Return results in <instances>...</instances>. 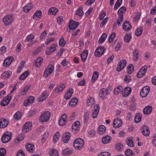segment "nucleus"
I'll return each instance as SVG.
<instances>
[{"label":"nucleus","mask_w":156,"mask_h":156,"mask_svg":"<svg viewBox=\"0 0 156 156\" xmlns=\"http://www.w3.org/2000/svg\"><path fill=\"white\" fill-rule=\"evenodd\" d=\"M84 144L83 140L80 138L76 139L74 142L73 146L76 150H79L83 147Z\"/></svg>","instance_id":"f257e3e1"},{"label":"nucleus","mask_w":156,"mask_h":156,"mask_svg":"<svg viewBox=\"0 0 156 156\" xmlns=\"http://www.w3.org/2000/svg\"><path fill=\"white\" fill-rule=\"evenodd\" d=\"M51 113L48 111L44 112L42 114L40 118V120L42 122L48 121L50 118Z\"/></svg>","instance_id":"f03ea898"},{"label":"nucleus","mask_w":156,"mask_h":156,"mask_svg":"<svg viewBox=\"0 0 156 156\" xmlns=\"http://www.w3.org/2000/svg\"><path fill=\"white\" fill-rule=\"evenodd\" d=\"M105 51V49L104 47H99L96 49L94 55L97 57H99L104 54Z\"/></svg>","instance_id":"7ed1b4c3"},{"label":"nucleus","mask_w":156,"mask_h":156,"mask_svg":"<svg viewBox=\"0 0 156 156\" xmlns=\"http://www.w3.org/2000/svg\"><path fill=\"white\" fill-rule=\"evenodd\" d=\"M49 95V91L47 90H44L39 96L37 100L40 102L42 101L45 100L48 98Z\"/></svg>","instance_id":"20e7f679"},{"label":"nucleus","mask_w":156,"mask_h":156,"mask_svg":"<svg viewBox=\"0 0 156 156\" xmlns=\"http://www.w3.org/2000/svg\"><path fill=\"white\" fill-rule=\"evenodd\" d=\"M57 46V44H55L52 45L50 47L47 48L46 49L45 53L47 55H49L55 50L56 47Z\"/></svg>","instance_id":"39448f33"},{"label":"nucleus","mask_w":156,"mask_h":156,"mask_svg":"<svg viewBox=\"0 0 156 156\" xmlns=\"http://www.w3.org/2000/svg\"><path fill=\"white\" fill-rule=\"evenodd\" d=\"M150 88L148 86H145L143 87L141 90L140 95L142 98L146 97L148 94Z\"/></svg>","instance_id":"423d86ee"},{"label":"nucleus","mask_w":156,"mask_h":156,"mask_svg":"<svg viewBox=\"0 0 156 156\" xmlns=\"http://www.w3.org/2000/svg\"><path fill=\"white\" fill-rule=\"evenodd\" d=\"M126 65V61L125 60H122L120 61L118 64V66L116 68L117 71L120 72L123 69Z\"/></svg>","instance_id":"0eeeda50"},{"label":"nucleus","mask_w":156,"mask_h":156,"mask_svg":"<svg viewBox=\"0 0 156 156\" xmlns=\"http://www.w3.org/2000/svg\"><path fill=\"white\" fill-rule=\"evenodd\" d=\"M78 22L74 21L73 20H71L69 22V28L70 30H73L76 29L79 25Z\"/></svg>","instance_id":"6e6552de"},{"label":"nucleus","mask_w":156,"mask_h":156,"mask_svg":"<svg viewBox=\"0 0 156 156\" xmlns=\"http://www.w3.org/2000/svg\"><path fill=\"white\" fill-rule=\"evenodd\" d=\"M7 132L3 134L1 137V140L3 143H6L10 140V135Z\"/></svg>","instance_id":"1a4fd4ad"},{"label":"nucleus","mask_w":156,"mask_h":156,"mask_svg":"<svg viewBox=\"0 0 156 156\" xmlns=\"http://www.w3.org/2000/svg\"><path fill=\"white\" fill-rule=\"evenodd\" d=\"M122 124V120L120 119L116 118L115 119L113 122V126L115 128H118Z\"/></svg>","instance_id":"9d476101"},{"label":"nucleus","mask_w":156,"mask_h":156,"mask_svg":"<svg viewBox=\"0 0 156 156\" xmlns=\"http://www.w3.org/2000/svg\"><path fill=\"white\" fill-rule=\"evenodd\" d=\"M66 117L67 115L66 113H64L62 115L58 121L59 124L60 125L64 126L66 125L67 121Z\"/></svg>","instance_id":"9b49d317"},{"label":"nucleus","mask_w":156,"mask_h":156,"mask_svg":"<svg viewBox=\"0 0 156 156\" xmlns=\"http://www.w3.org/2000/svg\"><path fill=\"white\" fill-rule=\"evenodd\" d=\"M32 124L30 122H26L23 126L22 131L24 132H27L30 129Z\"/></svg>","instance_id":"f8f14e48"},{"label":"nucleus","mask_w":156,"mask_h":156,"mask_svg":"<svg viewBox=\"0 0 156 156\" xmlns=\"http://www.w3.org/2000/svg\"><path fill=\"white\" fill-rule=\"evenodd\" d=\"M73 93V89L71 88H69V90L67 91L64 96V98L66 100L69 99Z\"/></svg>","instance_id":"ddd939ff"},{"label":"nucleus","mask_w":156,"mask_h":156,"mask_svg":"<svg viewBox=\"0 0 156 156\" xmlns=\"http://www.w3.org/2000/svg\"><path fill=\"white\" fill-rule=\"evenodd\" d=\"M141 130L144 136H147L149 135L150 130L147 125L143 126V127L141 128Z\"/></svg>","instance_id":"4468645a"},{"label":"nucleus","mask_w":156,"mask_h":156,"mask_svg":"<svg viewBox=\"0 0 156 156\" xmlns=\"http://www.w3.org/2000/svg\"><path fill=\"white\" fill-rule=\"evenodd\" d=\"M71 136V133L69 132H67L65 134L63 135L62 138V142L65 143H68L69 140Z\"/></svg>","instance_id":"2eb2a0df"},{"label":"nucleus","mask_w":156,"mask_h":156,"mask_svg":"<svg viewBox=\"0 0 156 156\" xmlns=\"http://www.w3.org/2000/svg\"><path fill=\"white\" fill-rule=\"evenodd\" d=\"M132 89L129 87H125L122 91V93L123 96L124 97H126L129 95L131 92Z\"/></svg>","instance_id":"dca6fc26"},{"label":"nucleus","mask_w":156,"mask_h":156,"mask_svg":"<svg viewBox=\"0 0 156 156\" xmlns=\"http://www.w3.org/2000/svg\"><path fill=\"white\" fill-rule=\"evenodd\" d=\"M43 60V59L42 57H38L36 60L33 64L36 67H39L41 65Z\"/></svg>","instance_id":"f3484780"},{"label":"nucleus","mask_w":156,"mask_h":156,"mask_svg":"<svg viewBox=\"0 0 156 156\" xmlns=\"http://www.w3.org/2000/svg\"><path fill=\"white\" fill-rule=\"evenodd\" d=\"M108 89H105V88H102L101 89L99 92V95H100V97L102 98V99H104L103 97H105L108 94Z\"/></svg>","instance_id":"a211bd4d"},{"label":"nucleus","mask_w":156,"mask_h":156,"mask_svg":"<svg viewBox=\"0 0 156 156\" xmlns=\"http://www.w3.org/2000/svg\"><path fill=\"white\" fill-rule=\"evenodd\" d=\"M122 27L123 30L126 31L129 30L131 28L129 22L127 21H126L123 23Z\"/></svg>","instance_id":"6ab92c4d"},{"label":"nucleus","mask_w":156,"mask_h":156,"mask_svg":"<svg viewBox=\"0 0 156 156\" xmlns=\"http://www.w3.org/2000/svg\"><path fill=\"white\" fill-rule=\"evenodd\" d=\"M25 147L28 151L30 153L33 152L35 150V147L32 144L27 143L25 146Z\"/></svg>","instance_id":"aec40b11"},{"label":"nucleus","mask_w":156,"mask_h":156,"mask_svg":"<svg viewBox=\"0 0 156 156\" xmlns=\"http://www.w3.org/2000/svg\"><path fill=\"white\" fill-rule=\"evenodd\" d=\"M10 102V98L9 96L5 97L1 102V105L2 106H5L9 104Z\"/></svg>","instance_id":"412c9836"},{"label":"nucleus","mask_w":156,"mask_h":156,"mask_svg":"<svg viewBox=\"0 0 156 156\" xmlns=\"http://www.w3.org/2000/svg\"><path fill=\"white\" fill-rule=\"evenodd\" d=\"M80 122L78 121H76L73 124L72 129H74L75 131H77L80 130Z\"/></svg>","instance_id":"4be33fe9"},{"label":"nucleus","mask_w":156,"mask_h":156,"mask_svg":"<svg viewBox=\"0 0 156 156\" xmlns=\"http://www.w3.org/2000/svg\"><path fill=\"white\" fill-rule=\"evenodd\" d=\"M41 14L42 12L41 10H37L35 12L33 17V19L35 20H37L36 19V17L40 19L41 17Z\"/></svg>","instance_id":"5701e85b"},{"label":"nucleus","mask_w":156,"mask_h":156,"mask_svg":"<svg viewBox=\"0 0 156 156\" xmlns=\"http://www.w3.org/2000/svg\"><path fill=\"white\" fill-rule=\"evenodd\" d=\"M8 124V122L6 121L4 119H0V128H4L6 127Z\"/></svg>","instance_id":"b1692460"},{"label":"nucleus","mask_w":156,"mask_h":156,"mask_svg":"<svg viewBox=\"0 0 156 156\" xmlns=\"http://www.w3.org/2000/svg\"><path fill=\"white\" fill-rule=\"evenodd\" d=\"M88 55V51L87 50L83 51L82 54H81L80 57L82 61L85 62L86 60L87 55Z\"/></svg>","instance_id":"393cba45"},{"label":"nucleus","mask_w":156,"mask_h":156,"mask_svg":"<svg viewBox=\"0 0 156 156\" xmlns=\"http://www.w3.org/2000/svg\"><path fill=\"white\" fill-rule=\"evenodd\" d=\"M112 138L111 136L108 135H106L102 138V141L103 143L107 144L110 142Z\"/></svg>","instance_id":"a878e982"},{"label":"nucleus","mask_w":156,"mask_h":156,"mask_svg":"<svg viewBox=\"0 0 156 156\" xmlns=\"http://www.w3.org/2000/svg\"><path fill=\"white\" fill-rule=\"evenodd\" d=\"M152 111V107L151 106H147L143 110L144 113L145 114H149Z\"/></svg>","instance_id":"bb28decb"},{"label":"nucleus","mask_w":156,"mask_h":156,"mask_svg":"<svg viewBox=\"0 0 156 156\" xmlns=\"http://www.w3.org/2000/svg\"><path fill=\"white\" fill-rule=\"evenodd\" d=\"M58 10L55 7H52L49 9L48 14L51 15H55Z\"/></svg>","instance_id":"cd10ccee"},{"label":"nucleus","mask_w":156,"mask_h":156,"mask_svg":"<svg viewBox=\"0 0 156 156\" xmlns=\"http://www.w3.org/2000/svg\"><path fill=\"white\" fill-rule=\"evenodd\" d=\"M106 128L105 126L101 125L99 126L98 129V133L100 134H103L105 132Z\"/></svg>","instance_id":"c85d7f7f"},{"label":"nucleus","mask_w":156,"mask_h":156,"mask_svg":"<svg viewBox=\"0 0 156 156\" xmlns=\"http://www.w3.org/2000/svg\"><path fill=\"white\" fill-rule=\"evenodd\" d=\"M33 5L31 3H28L27 5L23 7V11L25 12H27L33 8Z\"/></svg>","instance_id":"c756f323"},{"label":"nucleus","mask_w":156,"mask_h":156,"mask_svg":"<svg viewBox=\"0 0 156 156\" xmlns=\"http://www.w3.org/2000/svg\"><path fill=\"white\" fill-rule=\"evenodd\" d=\"M3 21L5 25L7 26L10 24V16L9 15L5 16L3 19Z\"/></svg>","instance_id":"7c9ffc66"},{"label":"nucleus","mask_w":156,"mask_h":156,"mask_svg":"<svg viewBox=\"0 0 156 156\" xmlns=\"http://www.w3.org/2000/svg\"><path fill=\"white\" fill-rule=\"evenodd\" d=\"M65 88V86L64 85H62L60 86H57L54 90V91L57 93L59 92L62 91Z\"/></svg>","instance_id":"2f4dec72"},{"label":"nucleus","mask_w":156,"mask_h":156,"mask_svg":"<svg viewBox=\"0 0 156 156\" xmlns=\"http://www.w3.org/2000/svg\"><path fill=\"white\" fill-rule=\"evenodd\" d=\"M143 30V27L140 26L137 28L135 31V35L138 37L139 36L142 34Z\"/></svg>","instance_id":"473e14b6"},{"label":"nucleus","mask_w":156,"mask_h":156,"mask_svg":"<svg viewBox=\"0 0 156 156\" xmlns=\"http://www.w3.org/2000/svg\"><path fill=\"white\" fill-rule=\"evenodd\" d=\"M78 102V99L77 98H74L69 102V105L72 107L75 106Z\"/></svg>","instance_id":"72a5a7b5"},{"label":"nucleus","mask_w":156,"mask_h":156,"mask_svg":"<svg viewBox=\"0 0 156 156\" xmlns=\"http://www.w3.org/2000/svg\"><path fill=\"white\" fill-rule=\"evenodd\" d=\"M99 76V73L97 71H95L93 73L91 79V81L92 83H94L97 80Z\"/></svg>","instance_id":"f704fd0d"},{"label":"nucleus","mask_w":156,"mask_h":156,"mask_svg":"<svg viewBox=\"0 0 156 156\" xmlns=\"http://www.w3.org/2000/svg\"><path fill=\"white\" fill-rule=\"evenodd\" d=\"M126 144L129 146L130 147H133L134 145L133 144V141L131 137H128L126 139Z\"/></svg>","instance_id":"c9c22d12"},{"label":"nucleus","mask_w":156,"mask_h":156,"mask_svg":"<svg viewBox=\"0 0 156 156\" xmlns=\"http://www.w3.org/2000/svg\"><path fill=\"white\" fill-rule=\"evenodd\" d=\"M134 59L136 61H138L139 58L140 56L138 51L137 50L135 49L133 52Z\"/></svg>","instance_id":"e433bc0d"},{"label":"nucleus","mask_w":156,"mask_h":156,"mask_svg":"<svg viewBox=\"0 0 156 156\" xmlns=\"http://www.w3.org/2000/svg\"><path fill=\"white\" fill-rule=\"evenodd\" d=\"M123 90L122 87L121 86H119L115 89L113 93L117 95L119 92H121Z\"/></svg>","instance_id":"4c0bfd02"},{"label":"nucleus","mask_w":156,"mask_h":156,"mask_svg":"<svg viewBox=\"0 0 156 156\" xmlns=\"http://www.w3.org/2000/svg\"><path fill=\"white\" fill-rule=\"evenodd\" d=\"M107 37V35L105 33H103L99 39L98 41V43L99 44H100L103 42Z\"/></svg>","instance_id":"58836bf2"},{"label":"nucleus","mask_w":156,"mask_h":156,"mask_svg":"<svg viewBox=\"0 0 156 156\" xmlns=\"http://www.w3.org/2000/svg\"><path fill=\"white\" fill-rule=\"evenodd\" d=\"M29 74L28 71H27L23 73L19 77L20 80H23L25 79Z\"/></svg>","instance_id":"ea45409f"},{"label":"nucleus","mask_w":156,"mask_h":156,"mask_svg":"<svg viewBox=\"0 0 156 156\" xmlns=\"http://www.w3.org/2000/svg\"><path fill=\"white\" fill-rule=\"evenodd\" d=\"M49 154L51 156H58V151L55 149H51L49 151Z\"/></svg>","instance_id":"a19ab883"},{"label":"nucleus","mask_w":156,"mask_h":156,"mask_svg":"<svg viewBox=\"0 0 156 156\" xmlns=\"http://www.w3.org/2000/svg\"><path fill=\"white\" fill-rule=\"evenodd\" d=\"M3 65L5 67H8L10 66V56L4 60Z\"/></svg>","instance_id":"79ce46f5"},{"label":"nucleus","mask_w":156,"mask_h":156,"mask_svg":"<svg viewBox=\"0 0 156 156\" xmlns=\"http://www.w3.org/2000/svg\"><path fill=\"white\" fill-rule=\"evenodd\" d=\"M83 13L82 6H80L77 8L76 12V14L77 15H78L79 16H81L83 15Z\"/></svg>","instance_id":"37998d69"},{"label":"nucleus","mask_w":156,"mask_h":156,"mask_svg":"<svg viewBox=\"0 0 156 156\" xmlns=\"http://www.w3.org/2000/svg\"><path fill=\"white\" fill-rule=\"evenodd\" d=\"M126 156H134V154L133 151L130 149H127L125 151Z\"/></svg>","instance_id":"c03bdc74"},{"label":"nucleus","mask_w":156,"mask_h":156,"mask_svg":"<svg viewBox=\"0 0 156 156\" xmlns=\"http://www.w3.org/2000/svg\"><path fill=\"white\" fill-rule=\"evenodd\" d=\"M60 135L59 134V132H57L54 135L53 137V140L54 143H56L58 140Z\"/></svg>","instance_id":"a18cd8bd"},{"label":"nucleus","mask_w":156,"mask_h":156,"mask_svg":"<svg viewBox=\"0 0 156 156\" xmlns=\"http://www.w3.org/2000/svg\"><path fill=\"white\" fill-rule=\"evenodd\" d=\"M131 37V35L130 33H129L128 34H126L124 37V39L125 41L128 42L129 41Z\"/></svg>","instance_id":"49530a36"},{"label":"nucleus","mask_w":156,"mask_h":156,"mask_svg":"<svg viewBox=\"0 0 156 156\" xmlns=\"http://www.w3.org/2000/svg\"><path fill=\"white\" fill-rule=\"evenodd\" d=\"M59 45L61 47H63L65 46L66 44V41H64V38L63 37H62L59 40Z\"/></svg>","instance_id":"de8ad7c7"},{"label":"nucleus","mask_w":156,"mask_h":156,"mask_svg":"<svg viewBox=\"0 0 156 156\" xmlns=\"http://www.w3.org/2000/svg\"><path fill=\"white\" fill-rule=\"evenodd\" d=\"M9 71H6L4 72L2 75V77L4 79L9 77Z\"/></svg>","instance_id":"09e8293b"},{"label":"nucleus","mask_w":156,"mask_h":156,"mask_svg":"<svg viewBox=\"0 0 156 156\" xmlns=\"http://www.w3.org/2000/svg\"><path fill=\"white\" fill-rule=\"evenodd\" d=\"M89 113L90 112H88L84 113V123L87 122L88 120L89 119Z\"/></svg>","instance_id":"8fccbe9b"},{"label":"nucleus","mask_w":156,"mask_h":156,"mask_svg":"<svg viewBox=\"0 0 156 156\" xmlns=\"http://www.w3.org/2000/svg\"><path fill=\"white\" fill-rule=\"evenodd\" d=\"M21 112H17L14 115V117L15 119L17 120L20 119L21 117Z\"/></svg>","instance_id":"3c124183"},{"label":"nucleus","mask_w":156,"mask_h":156,"mask_svg":"<svg viewBox=\"0 0 156 156\" xmlns=\"http://www.w3.org/2000/svg\"><path fill=\"white\" fill-rule=\"evenodd\" d=\"M122 2V0H117L114 7L115 9H117L121 5V4Z\"/></svg>","instance_id":"603ef678"},{"label":"nucleus","mask_w":156,"mask_h":156,"mask_svg":"<svg viewBox=\"0 0 156 156\" xmlns=\"http://www.w3.org/2000/svg\"><path fill=\"white\" fill-rule=\"evenodd\" d=\"M123 147V145L120 143H117L116 144L115 149L118 151H121Z\"/></svg>","instance_id":"864d4df0"},{"label":"nucleus","mask_w":156,"mask_h":156,"mask_svg":"<svg viewBox=\"0 0 156 156\" xmlns=\"http://www.w3.org/2000/svg\"><path fill=\"white\" fill-rule=\"evenodd\" d=\"M141 13L138 12L136 13V15L133 17V21H138L140 18Z\"/></svg>","instance_id":"5fc2aeb1"},{"label":"nucleus","mask_w":156,"mask_h":156,"mask_svg":"<svg viewBox=\"0 0 156 156\" xmlns=\"http://www.w3.org/2000/svg\"><path fill=\"white\" fill-rule=\"evenodd\" d=\"M115 37V34L114 33H113L109 37L108 41L110 43H111L114 38Z\"/></svg>","instance_id":"6e6d98bb"},{"label":"nucleus","mask_w":156,"mask_h":156,"mask_svg":"<svg viewBox=\"0 0 156 156\" xmlns=\"http://www.w3.org/2000/svg\"><path fill=\"white\" fill-rule=\"evenodd\" d=\"M98 156H111V154L107 152H102L99 153Z\"/></svg>","instance_id":"4d7b16f0"},{"label":"nucleus","mask_w":156,"mask_h":156,"mask_svg":"<svg viewBox=\"0 0 156 156\" xmlns=\"http://www.w3.org/2000/svg\"><path fill=\"white\" fill-rule=\"evenodd\" d=\"M126 10V9L124 6H122L120 8L118 11V14H123V11H125Z\"/></svg>","instance_id":"13d9d810"},{"label":"nucleus","mask_w":156,"mask_h":156,"mask_svg":"<svg viewBox=\"0 0 156 156\" xmlns=\"http://www.w3.org/2000/svg\"><path fill=\"white\" fill-rule=\"evenodd\" d=\"M51 73L47 69H46L44 71L43 76L44 77H48Z\"/></svg>","instance_id":"bf43d9fd"},{"label":"nucleus","mask_w":156,"mask_h":156,"mask_svg":"<svg viewBox=\"0 0 156 156\" xmlns=\"http://www.w3.org/2000/svg\"><path fill=\"white\" fill-rule=\"evenodd\" d=\"M46 32L45 30L41 34L40 37V39L41 40L44 39L46 37Z\"/></svg>","instance_id":"052dcab7"},{"label":"nucleus","mask_w":156,"mask_h":156,"mask_svg":"<svg viewBox=\"0 0 156 156\" xmlns=\"http://www.w3.org/2000/svg\"><path fill=\"white\" fill-rule=\"evenodd\" d=\"M36 113V110L35 109H33L32 110H30L28 113L29 116H32L34 115Z\"/></svg>","instance_id":"680f3d73"},{"label":"nucleus","mask_w":156,"mask_h":156,"mask_svg":"<svg viewBox=\"0 0 156 156\" xmlns=\"http://www.w3.org/2000/svg\"><path fill=\"white\" fill-rule=\"evenodd\" d=\"M47 69L52 73L54 70V66L52 64H50L48 66Z\"/></svg>","instance_id":"e2e57ef3"},{"label":"nucleus","mask_w":156,"mask_h":156,"mask_svg":"<svg viewBox=\"0 0 156 156\" xmlns=\"http://www.w3.org/2000/svg\"><path fill=\"white\" fill-rule=\"evenodd\" d=\"M63 154L65 155H68L71 154L72 153V151L69 149H66L63 151Z\"/></svg>","instance_id":"0e129e2a"},{"label":"nucleus","mask_w":156,"mask_h":156,"mask_svg":"<svg viewBox=\"0 0 156 156\" xmlns=\"http://www.w3.org/2000/svg\"><path fill=\"white\" fill-rule=\"evenodd\" d=\"M141 119V117L139 115H136L134 117V122L137 123L140 121Z\"/></svg>","instance_id":"69168bd1"},{"label":"nucleus","mask_w":156,"mask_h":156,"mask_svg":"<svg viewBox=\"0 0 156 156\" xmlns=\"http://www.w3.org/2000/svg\"><path fill=\"white\" fill-rule=\"evenodd\" d=\"M151 143L154 146H156V134L153 135Z\"/></svg>","instance_id":"338daca9"},{"label":"nucleus","mask_w":156,"mask_h":156,"mask_svg":"<svg viewBox=\"0 0 156 156\" xmlns=\"http://www.w3.org/2000/svg\"><path fill=\"white\" fill-rule=\"evenodd\" d=\"M6 153V151L4 148H0V156H4Z\"/></svg>","instance_id":"774afa93"}]
</instances>
